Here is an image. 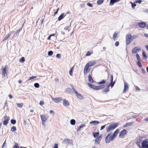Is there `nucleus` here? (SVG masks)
Segmentation results:
<instances>
[{
    "label": "nucleus",
    "instance_id": "7c9ffc66",
    "mask_svg": "<svg viewBox=\"0 0 148 148\" xmlns=\"http://www.w3.org/2000/svg\"><path fill=\"white\" fill-rule=\"evenodd\" d=\"M100 140H101L99 139V138L97 137L95 139V142L97 143V144H98L99 143Z\"/></svg>",
    "mask_w": 148,
    "mask_h": 148
},
{
    "label": "nucleus",
    "instance_id": "bb28decb",
    "mask_svg": "<svg viewBox=\"0 0 148 148\" xmlns=\"http://www.w3.org/2000/svg\"><path fill=\"white\" fill-rule=\"evenodd\" d=\"M87 84L90 88L94 89L95 86L94 85L92 84L89 83H88Z\"/></svg>",
    "mask_w": 148,
    "mask_h": 148
},
{
    "label": "nucleus",
    "instance_id": "a19ab883",
    "mask_svg": "<svg viewBox=\"0 0 148 148\" xmlns=\"http://www.w3.org/2000/svg\"><path fill=\"white\" fill-rule=\"evenodd\" d=\"M73 67H72L70 69L69 71V73L70 75H72V73L73 72Z\"/></svg>",
    "mask_w": 148,
    "mask_h": 148
},
{
    "label": "nucleus",
    "instance_id": "052dcab7",
    "mask_svg": "<svg viewBox=\"0 0 148 148\" xmlns=\"http://www.w3.org/2000/svg\"><path fill=\"white\" fill-rule=\"evenodd\" d=\"M105 126L106 125H105L101 126V127L100 130H102L103 129L105 128Z\"/></svg>",
    "mask_w": 148,
    "mask_h": 148
},
{
    "label": "nucleus",
    "instance_id": "4be33fe9",
    "mask_svg": "<svg viewBox=\"0 0 148 148\" xmlns=\"http://www.w3.org/2000/svg\"><path fill=\"white\" fill-rule=\"evenodd\" d=\"M134 123L133 122H129L126 123L123 126L124 127H125L132 125Z\"/></svg>",
    "mask_w": 148,
    "mask_h": 148
},
{
    "label": "nucleus",
    "instance_id": "09e8293b",
    "mask_svg": "<svg viewBox=\"0 0 148 148\" xmlns=\"http://www.w3.org/2000/svg\"><path fill=\"white\" fill-rule=\"evenodd\" d=\"M99 86H100V89L103 88L105 87V85L103 84L100 85Z\"/></svg>",
    "mask_w": 148,
    "mask_h": 148
},
{
    "label": "nucleus",
    "instance_id": "c03bdc74",
    "mask_svg": "<svg viewBox=\"0 0 148 148\" xmlns=\"http://www.w3.org/2000/svg\"><path fill=\"white\" fill-rule=\"evenodd\" d=\"M109 91V89L108 87L107 88L105 89L104 90H103V92H107Z\"/></svg>",
    "mask_w": 148,
    "mask_h": 148
},
{
    "label": "nucleus",
    "instance_id": "9d476101",
    "mask_svg": "<svg viewBox=\"0 0 148 148\" xmlns=\"http://www.w3.org/2000/svg\"><path fill=\"white\" fill-rule=\"evenodd\" d=\"M129 86L128 84L126 82H124V88L123 92L125 93L127 90L128 89Z\"/></svg>",
    "mask_w": 148,
    "mask_h": 148
},
{
    "label": "nucleus",
    "instance_id": "e2e57ef3",
    "mask_svg": "<svg viewBox=\"0 0 148 148\" xmlns=\"http://www.w3.org/2000/svg\"><path fill=\"white\" fill-rule=\"evenodd\" d=\"M60 55L59 54H58L56 55V57L58 58H60Z\"/></svg>",
    "mask_w": 148,
    "mask_h": 148
},
{
    "label": "nucleus",
    "instance_id": "c756f323",
    "mask_svg": "<svg viewBox=\"0 0 148 148\" xmlns=\"http://www.w3.org/2000/svg\"><path fill=\"white\" fill-rule=\"evenodd\" d=\"M115 83V81H114L113 82H111L109 84V85L107 87H109V86H111L112 88V87L113 86H114Z\"/></svg>",
    "mask_w": 148,
    "mask_h": 148
},
{
    "label": "nucleus",
    "instance_id": "ea45409f",
    "mask_svg": "<svg viewBox=\"0 0 148 148\" xmlns=\"http://www.w3.org/2000/svg\"><path fill=\"white\" fill-rule=\"evenodd\" d=\"M143 56L144 58H147V56H146V53H145V51H143Z\"/></svg>",
    "mask_w": 148,
    "mask_h": 148
},
{
    "label": "nucleus",
    "instance_id": "bf43d9fd",
    "mask_svg": "<svg viewBox=\"0 0 148 148\" xmlns=\"http://www.w3.org/2000/svg\"><path fill=\"white\" fill-rule=\"evenodd\" d=\"M36 77V76H32V77H29V80H31L32 79H34Z\"/></svg>",
    "mask_w": 148,
    "mask_h": 148
},
{
    "label": "nucleus",
    "instance_id": "0eeeda50",
    "mask_svg": "<svg viewBox=\"0 0 148 148\" xmlns=\"http://www.w3.org/2000/svg\"><path fill=\"white\" fill-rule=\"evenodd\" d=\"M51 98L52 100L56 103H58L60 102V101L62 100V98L61 97L54 98L51 97Z\"/></svg>",
    "mask_w": 148,
    "mask_h": 148
},
{
    "label": "nucleus",
    "instance_id": "7ed1b4c3",
    "mask_svg": "<svg viewBox=\"0 0 148 148\" xmlns=\"http://www.w3.org/2000/svg\"><path fill=\"white\" fill-rule=\"evenodd\" d=\"M7 67V65H5L3 68L1 70L2 75L4 79H7L8 78V74L6 71Z\"/></svg>",
    "mask_w": 148,
    "mask_h": 148
},
{
    "label": "nucleus",
    "instance_id": "2eb2a0df",
    "mask_svg": "<svg viewBox=\"0 0 148 148\" xmlns=\"http://www.w3.org/2000/svg\"><path fill=\"white\" fill-rule=\"evenodd\" d=\"M77 97L80 99H83V97L81 95V94H80L79 93L77 92V91H75V92L74 93Z\"/></svg>",
    "mask_w": 148,
    "mask_h": 148
},
{
    "label": "nucleus",
    "instance_id": "e433bc0d",
    "mask_svg": "<svg viewBox=\"0 0 148 148\" xmlns=\"http://www.w3.org/2000/svg\"><path fill=\"white\" fill-rule=\"evenodd\" d=\"M10 121L11 124L13 125L15 124L16 123V121L15 120L12 119Z\"/></svg>",
    "mask_w": 148,
    "mask_h": 148
},
{
    "label": "nucleus",
    "instance_id": "20e7f679",
    "mask_svg": "<svg viewBox=\"0 0 148 148\" xmlns=\"http://www.w3.org/2000/svg\"><path fill=\"white\" fill-rule=\"evenodd\" d=\"M40 116L42 121V124L45 125L44 122L48 119V117L45 114H41Z\"/></svg>",
    "mask_w": 148,
    "mask_h": 148
},
{
    "label": "nucleus",
    "instance_id": "3c124183",
    "mask_svg": "<svg viewBox=\"0 0 148 148\" xmlns=\"http://www.w3.org/2000/svg\"><path fill=\"white\" fill-rule=\"evenodd\" d=\"M142 2V0H137L136 1V3H138L139 4H140Z\"/></svg>",
    "mask_w": 148,
    "mask_h": 148
},
{
    "label": "nucleus",
    "instance_id": "4468645a",
    "mask_svg": "<svg viewBox=\"0 0 148 148\" xmlns=\"http://www.w3.org/2000/svg\"><path fill=\"white\" fill-rule=\"evenodd\" d=\"M140 51V49L139 48H137L136 47H135L132 50V52L133 53H135L139 51Z\"/></svg>",
    "mask_w": 148,
    "mask_h": 148
},
{
    "label": "nucleus",
    "instance_id": "79ce46f5",
    "mask_svg": "<svg viewBox=\"0 0 148 148\" xmlns=\"http://www.w3.org/2000/svg\"><path fill=\"white\" fill-rule=\"evenodd\" d=\"M66 91L67 92H73L72 89L70 88H66Z\"/></svg>",
    "mask_w": 148,
    "mask_h": 148
},
{
    "label": "nucleus",
    "instance_id": "423d86ee",
    "mask_svg": "<svg viewBox=\"0 0 148 148\" xmlns=\"http://www.w3.org/2000/svg\"><path fill=\"white\" fill-rule=\"evenodd\" d=\"M126 44L128 45L130 42L132 40V36L130 34L127 35L126 37Z\"/></svg>",
    "mask_w": 148,
    "mask_h": 148
},
{
    "label": "nucleus",
    "instance_id": "774afa93",
    "mask_svg": "<svg viewBox=\"0 0 148 148\" xmlns=\"http://www.w3.org/2000/svg\"><path fill=\"white\" fill-rule=\"evenodd\" d=\"M142 73H143L144 74H145V70H144V69H143L142 70Z\"/></svg>",
    "mask_w": 148,
    "mask_h": 148
},
{
    "label": "nucleus",
    "instance_id": "f257e3e1",
    "mask_svg": "<svg viewBox=\"0 0 148 148\" xmlns=\"http://www.w3.org/2000/svg\"><path fill=\"white\" fill-rule=\"evenodd\" d=\"M118 125V124L117 123H115L112 125H110L108 127H106L107 132H108L110 130H112L114 129L117 127Z\"/></svg>",
    "mask_w": 148,
    "mask_h": 148
},
{
    "label": "nucleus",
    "instance_id": "c9c22d12",
    "mask_svg": "<svg viewBox=\"0 0 148 148\" xmlns=\"http://www.w3.org/2000/svg\"><path fill=\"white\" fill-rule=\"evenodd\" d=\"M136 57L138 61H140V57L138 53H137L136 54Z\"/></svg>",
    "mask_w": 148,
    "mask_h": 148
},
{
    "label": "nucleus",
    "instance_id": "864d4df0",
    "mask_svg": "<svg viewBox=\"0 0 148 148\" xmlns=\"http://www.w3.org/2000/svg\"><path fill=\"white\" fill-rule=\"evenodd\" d=\"M19 147V146L17 144L15 143V145L14 147L13 148H18Z\"/></svg>",
    "mask_w": 148,
    "mask_h": 148
},
{
    "label": "nucleus",
    "instance_id": "4d7b16f0",
    "mask_svg": "<svg viewBox=\"0 0 148 148\" xmlns=\"http://www.w3.org/2000/svg\"><path fill=\"white\" fill-rule=\"evenodd\" d=\"M39 104L40 105L42 106L44 104V103L43 101H40L39 103Z\"/></svg>",
    "mask_w": 148,
    "mask_h": 148
},
{
    "label": "nucleus",
    "instance_id": "dca6fc26",
    "mask_svg": "<svg viewBox=\"0 0 148 148\" xmlns=\"http://www.w3.org/2000/svg\"><path fill=\"white\" fill-rule=\"evenodd\" d=\"M120 0H110V5H113L115 3H117Z\"/></svg>",
    "mask_w": 148,
    "mask_h": 148
},
{
    "label": "nucleus",
    "instance_id": "5701e85b",
    "mask_svg": "<svg viewBox=\"0 0 148 148\" xmlns=\"http://www.w3.org/2000/svg\"><path fill=\"white\" fill-rule=\"evenodd\" d=\"M104 1V0H98L97 1V4L98 5H100L102 4Z\"/></svg>",
    "mask_w": 148,
    "mask_h": 148
},
{
    "label": "nucleus",
    "instance_id": "1a4fd4ad",
    "mask_svg": "<svg viewBox=\"0 0 148 148\" xmlns=\"http://www.w3.org/2000/svg\"><path fill=\"white\" fill-rule=\"evenodd\" d=\"M126 131L125 129H124L121 131L119 133V137L122 138L126 134Z\"/></svg>",
    "mask_w": 148,
    "mask_h": 148
},
{
    "label": "nucleus",
    "instance_id": "0e129e2a",
    "mask_svg": "<svg viewBox=\"0 0 148 148\" xmlns=\"http://www.w3.org/2000/svg\"><path fill=\"white\" fill-rule=\"evenodd\" d=\"M113 80V76L112 75H111V82H112Z\"/></svg>",
    "mask_w": 148,
    "mask_h": 148
},
{
    "label": "nucleus",
    "instance_id": "5fc2aeb1",
    "mask_svg": "<svg viewBox=\"0 0 148 148\" xmlns=\"http://www.w3.org/2000/svg\"><path fill=\"white\" fill-rule=\"evenodd\" d=\"M119 42L118 41H116L115 43V45L116 46H118L119 45Z\"/></svg>",
    "mask_w": 148,
    "mask_h": 148
},
{
    "label": "nucleus",
    "instance_id": "ddd939ff",
    "mask_svg": "<svg viewBox=\"0 0 148 148\" xmlns=\"http://www.w3.org/2000/svg\"><path fill=\"white\" fill-rule=\"evenodd\" d=\"M63 105L65 107H67L69 106V104L68 101L65 99H64L63 100Z\"/></svg>",
    "mask_w": 148,
    "mask_h": 148
},
{
    "label": "nucleus",
    "instance_id": "58836bf2",
    "mask_svg": "<svg viewBox=\"0 0 148 148\" xmlns=\"http://www.w3.org/2000/svg\"><path fill=\"white\" fill-rule=\"evenodd\" d=\"M25 61V58L24 57H22L19 60V61L20 62H23Z\"/></svg>",
    "mask_w": 148,
    "mask_h": 148
},
{
    "label": "nucleus",
    "instance_id": "aec40b11",
    "mask_svg": "<svg viewBox=\"0 0 148 148\" xmlns=\"http://www.w3.org/2000/svg\"><path fill=\"white\" fill-rule=\"evenodd\" d=\"M64 13H62L58 17V20L59 21H60L64 18Z\"/></svg>",
    "mask_w": 148,
    "mask_h": 148
},
{
    "label": "nucleus",
    "instance_id": "680f3d73",
    "mask_svg": "<svg viewBox=\"0 0 148 148\" xmlns=\"http://www.w3.org/2000/svg\"><path fill=\"white\" fill-rule=\"evenodd\" d=\"M53 148H58V145L57 144H55Z\"/></svg>",
    "mask_w": 148,
    "mask_h": 148
},
{
    "label": "nucleus",
    "instance_id": "de8ad7c7",
    "mask_svg": "<svg viewBox=\"0 0 148 148\" xmlns=\"http://www.w3.org/2000/svg\"><path fill=\"white\" fill-rule=\"evenodd\" d=\"M87 5L88 6L90 7H93L92 5L90 3H87Z\"/></svg>",
    "mask_w": 148,
    "mask_h": 148
},
{
    "label": "nucleus",
    "instance_id": "b1692460",
    "mask_svg": "<svg viewBox=\"0 0 148 148\" xmlns=\"http://www.w3.org/2000/svg\"><path fill=\"white\" fill-rule=\"evenodd\" d=\"M93 136L94 138H97L99 135V133L98 132H94L93 134Z\"/></svg>",
    "mask_w": 148,
    "mask_h": 148
},
{
    "label": "nucleus",
    "instance_id": "603ef678",
    "mask_svg": "<svg viewBox=\"0 0 148 148\" xmlns=\"http://www.w3.org/2000/svg\"><path fill=\"white\" fill-rule=\"evenodd\" d=\"M91 54V52L89 51H88L87 52L86 55V56H89Z\"/></svg>",
    "mask_w": 148,
    "mask_h": 148
},
{
    "label": "nucleus",
    "instance_id": "c85d7f7f",
    "mask_svg": "<svg viewBox=\"0 0 148 148\" xmlns=\"http://www.w3.org/2000/svg\"><path fill=\"white\" fill-rule=\"evenodd\" d=\"M75 121L74 119H72L70 121V123L72 125H74L75 124Z\"/></svg>",
    "mask_w": 148,
    "mask_h": 148
},
{
    "label": "nucleus",
    "instance_id": "393cba45",
    "mask_svg": "<svg viewBox=\"0 0 148 148\" xmlns=\"http://www.w3.org/2000/svg\"><path fill=\"white\" fill-rule=\"evenodd\" d=\"M63 143L65 144H68L69 143V140L67 138H65L63 140Z\"/></svg>",
    "mask_w": 148,
    "mask_h": 148
},
{
    "label": "nucleus",
    "instance_id": "39448f33",
    "mask_svg": "<svg viewBox=\"0 0 148 148\" xmlns=\"http://www.w3.org/2000/svg\"><path fill=\"white\" fill-rule=\"evenodd\" d=\"M142 148H148V139L143 140L142 143Z\"/></svg>",
    "mask_w": 148,
    "mask_h": 148
},
{
    "label": "nucleus",
    "instance_id": "a18cd8bd",
    "mask_svg": "<svg viewBox=\"0 0 148 148\" xmlns=\"http://www.w3.org/2000/svg\"><path fill=\"white\" fill-rule=\"evenodd\" d=\"M131 4L132 7L133 8H135V7L136 6V4L135 3H134L132 2H131Z\"/></svg>",
    "mask_w": 148,
    "mask_h": 148
},
{
    "label": "nucleus",
    "instance_id": "9b49d317",
    "mask_svg": "<svg viewBox=\"0 0 148 148\" xmlns=\"http://www.w3.org/2000/svg\"><path fill=\"white\" fill-rule=\"evenodd\" d=\"M138 25L140 28H145L146 26V24L145 22H142L138 23Z\"/></svg>",
    "mask_w": 148,
    "mask_h": 148
},
{
    "label": "nucleus",
    "instance_id": "2f4dec72",
    "mask_svg": "<svg viewBox=\"0 0 148 148\" xmlns=\"http://www.w3.org/2000/svg\"><path fill=\"white\" fill-rule=\"evenodd\" d=\"M10 36V34H7L4 38V39L3 40V41H5L8 38L9 36Z\"/></svg>",
    "mask_w": 148,
    "mask_h": 148
},
{
    "label": "nucleus",
    "instance_id": "69168bd1",
    "mask_svg": "<svg viewBox=\"0 0 148 148\" xmlns=\"http://www.w3.org/2000/svg\"><path fill=\"white\" fill-rule=\"evenodd\" d=\"M137 37V36H136V35H133L132 36V38L133 39H132V40L133 39H134V38H136V37Z\"/></svg>",
    "mask_w": 148,
    "mask_h": 148
},
{
    "label": "nucleus",
    "instance_id": "37998d69",
    "mask_svg": "<svg viewBox=\"0 0 148 148\" xmlns=\"http://www.w3.org/2000/svg\"><path fill=\"white\" fill-rule=\"evenodd\" d=\"M53 54V52L52 51H49L48 53V54L49 56H51Z\"/></svg>",
    "mask_w": 148,
    "mask_h": 148
},
{
    "label": "nucleus",
    "instance_id": "cd10ccee",
    "mask_svg": "<svg viewBox=\"0 0 148 148\" xmlns=\"http://www.w3.org/2000/svg\"><path fill=\"white\" fill-rule=\"evenodd\" d=\"M118 33H117L116 32H115L113 36V38L114 40L116 38H117V37L116 36H117Z\"/></svg>",
    "mask_w": 148,
    "mask_h": 148
},
{
    "label": "nucleus",
    "instance_id": "f704fd0d",
    "mask_svg": "<svg viewBox=\"0 0 148 148\" xmlns=\"http://www.w3.org/2000/svg\"><path fill=\"white\" fill-rule=\"evenodd\" d=\"M137 64L140 67H142L141 63L140 62V61H138L137 62Z\"/></svg>",
    "mask_w": 148,
    "mask_h": 148
},
{
    "label": "nucleus",
    "instance_id": "f3484780",
    "mask_svg": "<svg viewBox=\"0 0 148 148\" xmlns=\"http://www.w3.org/2000/svg\"><path fill=\"white\" fill-rule=\"evenodd\" d=\"M95 63L94 61H90L89 62L86 64L89 66L93 65L95 64Z\"/></svg>",
    "mask_w": 148,
    "mask_h": 148
},
{
    "label": "nucleus",
    "instance_id": "49530a36",
    "mask_svg": "<svg viewBox=\"0 0 148 148\" xmlns=\"http://www.w3.org/2000/svg\"><path fill=\"white\" fill-rule=\"evenodd\" d=\"M17 106L19 108H21L23 106V104L22 103H17Z\"/></svg>",
    "mask_w": 148,
    "mask_h": 148
},
{
    "label": "nucleus",
    "instance_id": "338daca9",
    "mask_svg": "<svg viewBox=\"0 0 148 148\" xmlns=\"http://www.w3.org/2000/svg\"><path fill=\"white\" fill-rule=\"evenodd\" d=\"M102 136H103V135L102 134H101L99 135V136L98 138H99V139L100 140H101V138H102Z\"/></svg>",
    "mask_w": 148,
    "mask_h": 148
},
{
    "label": "nucleus",
    "instance_id": "a211bd4d",
    "mask_svg": "<svg viewBox=\"0 0 148 148\" xmlns=\"http://www.w3.org/2000/svg\"><path fill=\"white\" fill-rule=\"evenodd\" d=\"M119 132V130L118 129H117L114 132V133L112 135V137L114 138L117 135L118 133Z\"/></svg>",
    "mask_w": 148,
    "mask_h": 148
},
{
    "label": "nucleus",
    "instance_id": "473e14b6",
    "mask_svg": "<svg viewBox=\"0 0 148 148\" xmlns=\"http://www.w3.org/2000/svg\"><path fill=\"white\" fill-rule=\"evenodd\" d=\"M16 127L15 126H13L11 127V131L12 132H14L16 131Z\"/></svg>",
    "mask_w": 148,
    "mask_h": 148
},
{
    "label": "nucleus",
    "instance_id": "412c9836",
    "mask_svg": "<svg viewBox=\"0 0 148 148\" xmlns=\"http://www.w3.org/2000/svg\"><path fill=\"white\" fill-rule=\"evenodd\" d=\"M88 81L91 83H93L94 82V81L90 75H88Z\"/></svg>",
    "mask_w": 148,
    "mask_h": 148
},
{
    "label": "nucleus",
    "instance_id": "72a5a7b5",
    "mask_svg": "<svg viewBox=\"0 0 148 148\" xmlns=\"http://www.w3.org/2000/svg\"><path fill=\"white\" fill-rule=\"evenodd\" d=\"M106 81V80L103 79L102 81L99 82H98L97 83V84H104L105 83Z\"/></svg>",
    "mask_w": 148,
    "mask_h": 148
},
{
    "label": "nucleus",
    "instance_id": "4c0bfd02",
    "mask_svg": "<svg viewBox=\"0 0 148 148\" xmlns=\"http://www.w3.org/2000/svg\"><path fill=\"white\" fill-rule=\"evenodd\" d=\"M34 86L36 88H38L39 87V84L38 83H36L34 84Z\"/></svg>",
    "mask_w": 148,
    "mask_h": 148
},
{
    "label": "nucleus",
    "instance_id": "8fccbe9b",
    "mask_svg": "<svg viewBox=\"0 0 148 148\" xmlns=\"http://www.w3.org/2000/svg\"><path fill=\"white\" fill-rule=\"evenodd\" d=\"M18 32L16 31L14 34L13 37H14L18 35Z\"/></svg>",
    "mask_w": 148,
    "mask_h": 148
},
{
    "label": "nucleus",
    "instance_id": "6e6552de",
    "mask_svg": "<svg viewBox=\"0 0 148 148\" xmlns=\"http://www.w3.org/2000/svg\"><path fill=\"white\" fill-rule=\"evenodd\" d=\"M4 119L3 124L5 125H6L8 124V121L10 120L9 117L7 116H5L4 117Z\"/></svg>",
    "mask_w": 148,
    "mask_h": 148
},
{
    "label": "nucleus",
    "instance_id": "6ab92c4d",
    "mask_svg": "<svg viewBox=\"0 0 148 148\" xmlns=\"http://www.w3.org/2000/svg\"><path fill=\"white\" fill-rule=\"evenodd\" d=\"M100 123L99 122L97 121H92L90 122V124H92L93 125H97L99 123Z\"/></svg>",
    "mask_w": 148,
    "mask_h": 148
},
{
    "label": "nucleus",
    "instance_id": "6e6d98bb",
    "mask_svg": "<svg viewBox=\"0 0 148 148\" xmlns=\"http://www.w3.org/2000/svg\"><path fill=\"white\" fill-rule=\"evenodd\" d=\"M71 87L72 88L73 90H74V93L76 91L75 90V89L74 88L73 85H71Z\"/></svg>",
    "mask_w": 148,
    "mask_h": 148
},
{
    "label": "nucleus",
    "instance_id": "f8f14e48",
    "mask_svg": "<svg viewBox=\"0 0 148 148\" xmlns=\"http://www.w3.org/2000/svg\"><path fill=\"white\" fill-rule=\"evenodd\" d=\"M89 67V66L86 64L85 66L84 71V74H86L87 73H88L90 71V70L88 69Z\"/></svg>",
    "mask_w": 148,
    "mask_h": 148
},
{
    "label": "nucleus",
    "instance_id": "f03ea898",
    "mask_svg": "<svg viewBox=\"0 0 148 148\" xmlns=\"http://www.w3.org/2000/svg\"><path fill=\"white\" fill-rule=\"evenodd\" d=\"M114 138L112 136V133L109 132L105 140L106 143H109L110 140L112 141Z\"/></svg>",
    "mask_w": 148,
    "mask_h": 148
},
{
    "label": "nucleus",
    "instance_id": "a878e982",
    "mask_svg": "<svg viewBox=\"0 0 148 148\" xmlns=\"http://www.w3.org/2000/svg\"><path fill=\"white\" fill-rule=\"evenodd\" d=\"M85 126H86V125L84 124L81 125L80 126H79V127H78V128H77V131H79L80 130V129L81 128H82L83 127Z\"/></svg>",
    "mask_w": 148,
    "mask_h": 148
},
{
    "label": "nucleus",
    "instance_id": "13d9d810",
    "mask_svg": "<svg viewBox=\"0 0 148 148\" xmlns=\"http://www.w3.org/2000/svg\"><path fill=\"white\" fill-rule=\"evenodd\" d=\"M69 27L70 26H67L64 27V29L65 30H68L69 29Z\"/></svg>",
    "mask_w": 148,
    "mask_h": 148
}]
</instances>
